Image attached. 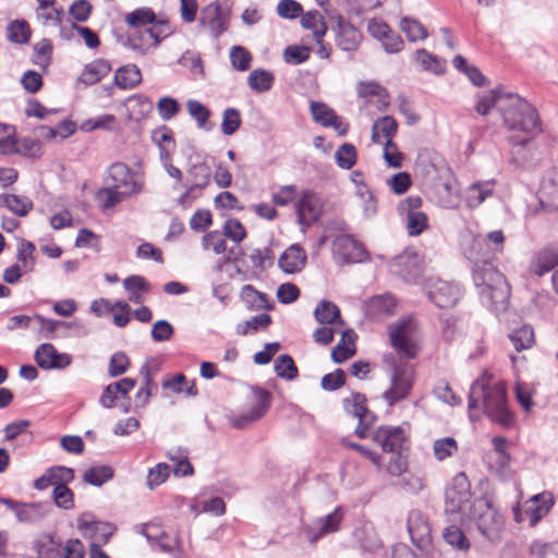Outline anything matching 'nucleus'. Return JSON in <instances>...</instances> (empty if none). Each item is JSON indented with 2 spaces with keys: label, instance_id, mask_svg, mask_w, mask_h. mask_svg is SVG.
Masks as SVG:
<instances>
[{
  "label": "nucleus",
  "instance_id": "obj_1",
  "mask_svg": "<svg viewBox=\"0 0 558 558\" xmlns=\"http://www.w3.org/2000/svg\"><path fill=\"white\" fill-rule=\"evenodd\" d=\"M468 408L471 418L474 411L482 410L494 423L504 427H510L514 422L505 384L492 383L488 377H481L471 385Z\"/></svg>",
  "mask_w": 558,
  "mask_h": 558
},
{
  "label": "nucleus",
  "instance_id": "obj_2",
  "mask_svg": "<svg viewBox=\"0 0 558 558\" xmlns=\"http://www.w3.org/2000/svg\"><path fill=\"white\" fill-rule=\"evenodd\" d=\"M471 262L472 278L481 303L496 316L505 313L510 299V287L505 276L490 259L476 258Z\"/></svg>",
  "mask_w": 558,
  "mask_h": 558
},
{
  "label": "nucleus",
  "instance_id": "obj_3",
  "mask_svg": "<svg viewBox=\"0 0 558 558\" xmlns=\"http://www.w3.org/2000/svg\"><path fill=\"white\" fill-rule=\"evenodd\" d=\"M505 125L520 131L527 136H511L510 143L515 146L526 145L531 137L539 131V119L536 109L517 94H507L505 104L500 106Z\"/></svg>",
  "mask_w": 558,
  "mask_h": 558
},
{
  "label": "nucleus",
  "instance_id": "obj_4",
  "mask_svg": "<svg viewBox=\"0 0 558 558\" xmlns=\"http://www.w3.org/2000/svg\"><path fill=\"white\" fill-rule=\"evenodd\" d=\"M474 521L478 532L488 541L499 538L504 526L502 515L493 507L486 498H477L472 501L470 512L466 514Z\"/></svg>",
  "mask_w": 558,
  "mask_h": 558
},
{
  "label": "nucleus",
  "instance_id": "obj_5",
  "mask_svg": "<svg viewBox=\"0 0 558 558\" xmlns=\"http://www.w3.org/2000/svg\"><path fill=\"white\" fill-rule=\"evenodd\" d=\"M416 323L408 317L388 326L391 347L405 359H414L417 354Z\"/></svg>",
  "mask_w": 558,
  "mask_h": 558
},
{
  "label": "nucleus",
  "instance_id": "obj_6",
  "mask_svg": "<svg viewBox=\"0 0 558 558\" xmlns=\"http://www.w3.org/2000/svg\"><path fill=\"white\" fill-rule=\"evenodd\" d=\"M423 288L428 300L439 308L453 307L463 294L459 284L438 277L427 278Z\"/></svg>",
  "mask_w": 558,
  "mask_h": 558
},
{
  "label": "nucleus",
  "instance_id": "obj_7",
  "mask_svg": "<svg viewBox=\"0 0 558 558\" xmlns=\"http://www.w3.org/2000/svg\"><path fill=\"white\" fill-rule=\"evenodd\" d=\"M415 374L413 368L396 364L390 373V387L383 392V399L389 407L407 399L413 388Z\"/></svg>",
  "mask_w": 558,
  "mask_h": 558
},
{
  "label": "nucleus",
  "instance_id": "obj_8",
  "mask_svg": "<svg viewBox=\"0 0 558 558\" xmlns=\"http://www.w3.org/2000/svg\"><path fill=\"white\" fill-rule=\"evenodd\" d=\"M344 514V509L338 506L332 512L316 518L312 523L304 524L302 533L311 544H316L319 539L340 530Z\"/></svg>",
  "mask_w": 558,
  "mask_h": 558
},
{
  "label": "nucleus",
  "instance_id": "obj_9",
  "mask_svg": "<svg viewBox=\"0 0 558 558\" xmlns=\"http://www.w3.org/2000/svg\"><path fill=\"white\" fill-rule=\"evenodd\" d=\"M471 485L464 473L457 474L450 487L446 490V512L462 513L470 512Z\"/></svg>",
  "mask_w": 558,
  "mask_h": 558
},
{
  "label": "nucleus",
  "instance_id": "obj_10",
  "mask_svg": "<svg viewBox=\"0 0 558 558\" xmlns=\"http://www.w3.org/2000/svg\"><path fill=\"white\" fill-rule=\"evenodd\" d=\"M505 240L506 238L502 230L490 231L484 236L475 235L464 250V255L469 260L476 258L490 259L494 254L504 251Z\"/></svg>",
  "mask_w": 558,
  "mask_h": 558
},
{
  "label": "nucleus",
  "instance_id": "obj_11",
  "mask_svg": "<svg viewBox=\"0 0 558 558\" xmlns=\"http://www.w3.org/2000/svg\"><path fill=\"white\" fill-rule=\"evenodd\" d=\"M107 182L130 197L141 193L144 186L143 180L124 162H113L108 168Z\"/></svg>",
  "mask_w": 558,
  "mask_h": 558
},
{
  "label": "nucleus",
  "instance_id": "obj_12",
  "mask_svg": "<svg viewBox=\"0 0 558 558\" xmlns=\"http://www.w3.org/2000/svg\"><path fill=\"white\" fill-rule=\"evenodd\" d=\"M422 202L421 196L410 195L401 201L397 207L399 215L405 218L407 231L411 236L420 235L428 227L427 215L420 210Z\"/></svg>",
  "mask_w": 558,
  "mask_h": 558
},
{
  "label": "nucleus",
  "instance_id": "obj_13",
  "mask_svg": "<svg viewBox=\"0 0 558 558\" xmlns=\"http://www.w3.org/2000/svg\"><path fill=\"white\" fill-rule=\"evenodd\" d=\"M76 522L82 536L92 543L107 544L116 530L112 524L96 520L90 512L82 513Z\"/></svg>",
  "mask_w": 558,
  "mask_h": 558
},
{
  "label": "nucleus",
  "instance_id": "obj_14",
  "mask_svg": "<svg viewBox=\"0 0 558 558\" xmlns=\"http://www.w3.org/2000/svg\"><path fill=\"white\" fill-rule=\"evenodd\" d=\"M332 252L335 258L341 264L362 263L367 259V252L363 244L348 234L336 238Z\"/></svg>",
  "mask_w": 558,
  "mask_h": 558
},
{
  "label": "nucleus",
  "instance_id": "obj_15",
  "mask_svg": "<svg viewBox=\"0 0 558 558\" xmlns=\"http://www.w3.org/2000/svg\"><path fill=\"white\" fill-rule=\"evenodd\" d=\"M229 20V13L217 1L203 7L199 13V24L216 39L228 29Z\"/></svg>",
  "mask_w": 558,
  "mask_h": 558
},
{
  "label": "nucleus",
  "instance_id": "obj_16",
  "mask_svg": "<svg viewBox=\"0 0 558 558\" xmlns=\"http://www.w3.org/2000/svg\"><path fill=\"white\" fill-rule=\"evenodd\" d=\"M372 440L385 452H396L403 450L408 436L403 426H380L372 432Z\"/></svg>",
  "mask_w": 558,
  "mask_h": 558
},
{
  "label": "nucleus",
  "instance_id": "obj_17",
  "mask_svg": "<svg viewBox=\"0 0 558 558\" xmlns=\"http://www.w3.org/2000/svg\"><path fill=\"white\" fill-rule=\"evenodd\" d=\"M408 531L414 546L427 550L432 544V529L427 518L420 510H411L408 515Z\"/></svg>",
  "mask_w": 558,
  "mask_h": 558
},
{
  "label": "nucleus",
  "instance_id": "obj_18",
  "mask_svg": "<svg viewBox=\"0 0 558 558\" xmlns=\"http://www.w3.org/2000/svg\"><path fill=\"white\" fill-rule=\"evenodd\" d=\"M330 19L336 22V45L343 51L356 50L363 38L361 31L352 23L345 21L340 14H336Z\"/></svg>",
  "mask_w": 558,
  "mask_h": 558
},
{
  "label": "nucleus",
  "instance_id": "obj_19",
  "mask_svg": "<svg viewBox=\"0 0 558 558\" xmlns=\"http://www.w3.org/2000/svg\"><path fill=\"white\" fill-rule=\"evenodd\" d=\"M323 204L317 193L306 190L296 203L298 222L302 227H310L318 221Z\"/></svg>",
  "mask_w": 558,
  "mask_h": 558
},
{
  "label": "nucleus",
  "instance_id": "obj_20",
  "mask_svg": "<svg viewBox=\"0 0 558 558\" xmlns=\"http://www.w3.org/2000/svg\"><path fill=\"white\" fill-rule=\"evenodd\" d=\"M390 271L407 282L416 280L422 271L418 255L414 252H403L390 263Z\"/></svg>",
  "mask_w": 558,
  "mask_h": 558
},
{
  "label": "nucleus",
  "instance_id": "obj_21",
  "mask_svg": "<svg viewBox=\"0 0 558 558\" xmlns=\"http://www.w3.org/2000/svg\"><path fill=\"white\" fill-rule=\"evenodd\" d=\"M37 365L43 369H63L71 365L72 356L69 353H60L53 344H40L34 354Z\"/></svg>",
  "mask_w": 558,
  "mask_h": 558
},
{
  "label": "nucleus",
  "instance_id": "obj_22",
  "mask_svg": "<svg viewBox=\"0 0 558 558\" xmlns=\"http://www.w3.org/2000/svg\"><path fill=\"white\" fill-rule=\"evenodd\" d=\"M257 403L250 408L246 413L236 415L232 418V426L235 428H245L253 422L259 420L268 411L271 402V395L268 390L258 388L256 390Z\"/></svg>",
  "mask_w": 558,
  "mask_h": 558
},
{
  "label": "nucleus",
  "instance_id": "obj_23",
  "mask_svg": "<svg viewBox=\"0 0 558 558\" xmlns=\"http://www.w3.org/2000/svg\"><path fill=\"white\" fill-rule=\"evenodd\" d=\"M310 109L315 122L325 128H333L340 135L347 134L348 124L326 104L311 101Z\"/></svg>",
  "mask_w": 558,
  "mask_h": 558
},
{
  "label": "nucleus",
  "instance_id": "obj_24",
  "mask_svg": "<svg viewBox=\"0 0 558 558\" xmlns=\"http://www.w3.org/2000/svg\"><path fill=\"white\" fill-rule=\"evenodd\" d=\"M307 255L300 244L290 245L279 257L278 265L286 274L300 272L306 264Z\"/></svg>",
  "mask_w": 558,
  "mask_h": 558
},
{
  "label": "nucleus",
  "instance_id": "obj_25",
  "mask_svg": "<svg viewBox=\"0 0 558 558\" xmlns=\"http://www.w3.org/2000/svg\"><path fill=\"white\" fill-rule=\"evenodd\" d=\"M554 505L553 495L548 492L534 495L525 512L530 519V525H536L551 509Z\"/></svg>",
  "mask_w": 558,
  "mask_h": 558
},
{
  "label": "nucleus",
  "instance_id": "obj_26",
  "mask_svg": "<svg viewBox=\"0 0 558 558\" xmlns=\"http://www.w3.org/2000/svg\"><path fill=\"white\" fill-rule=\"evenodd\" d=\"M396 306V299L391 294L386 293L371 298L365 305V311L369 317L379 319L393 315Z\"/></svg>",
  "mask_w": 558,
  "mask_h": 558
},
{
  "label": "nucleus",
  "instance_id": "obj_27",
  "mask_svg": "<svg viewBox=\"0 0 558 558\" xmlns=\"http://www.w3.org/2000/svg\"><path fill=\"white\" fill-rule=\"evenodd\" d=\"M558 265V244L541 250L531 264V271L543 277Z\"/></svg>",
  "mask_w": 558,
  "mask_h": 558
},
{
  "label": "nucleus",
  "instance_id": "obj_28",
  "mask_svg": "<svg viewBox=\"0 0 558 558\" xmlns=\"http://www.w3.org/2000/svg\"><path fill=\"white\" fill-rule=\"evenodd\" d=\"M110 71L111 64L109 61L105 59H96L85 65L78 77V82L85 86L94 85L107 76Z\"/></svg>",
  "mask_w": 558,
  "mask_h": 558
},
{
  "label": "nucleus",
  "instance_id": "obj_29",
  "mask_svg": "<svg viewBox=\"0 0 558 558\" xmlns=\"http://www.w3.org/2000/svg\"><path fill=\"white\" fill-rule=\"evenodd\" d=\"M190 186L202 194V191L209 184L213 177L210 167L206 162H196L186 170Z\"/></svg>",
  "mask_w": 558,
  "mask_h": 558
},
{
  "label": "nucleus",
  "instance_id": "obj_30",
  "mask_svg": "<svg viewBox=\"0 0 558 558\" xmlns=\"http://www.w3.org/2000/svg\"><path fill=\"white\" fill-rule=\"evenodd\" d=\"M301 25L305 29L313 32L316 44H322V38L327 33V24L322 13L317 10H311L301 14Z\"/></svg>",
  "mask_w": 558,
  "mask_h": 558
},
{
  "label": "nucleus",
  "instance_id": "obj_31",
  "mask_svg": "<svg viewBox=\"0 0 558 558\" xmlns=\"http://www.w3.org/2000/svg\"><path fill=\"white\" fill-rule=\"evenodd\" d=\"M141 82L142 73L135 64H126L116 71L114 83L120 89H132L140 85Z\"/></svg>",
  "mask_w": 558,
  "mask_h": 558
},
{
  "label": "nucleus",
  "instance_id": "obj_32",
  "mask_svg": "<svg viewBox=\"0 0 558 558\" xmlns=\"http://www.w3.org/2000/svg\"><path fill=\"white\" fill-rule=\"evenodd\" d=\"M123 287L129 292V301L134 304L143 302V293L150 289L148 281L140 275H132L123 280Z\"/></svg>",
  "mask_w": 558,
  "mask_h": 558
},
{
  "label": "nucleus",
  "instance_id": "obj_33",
  "mask_svg": "<svg viewBox=\"0 0 558 558\" xmlns=\"http://www.w3.org/2000/svg\"><path fill=\"white\" fill-rule=\"evenodd\" d=\"M33 202L26 196L15 194L0 195V207L8 208L12 214L25 217L33 209Z\"/></svg>",
  "mask_w": 558,
  "mask_h": 558
},
{
  "label": "nucleus",
  "instance_id": "obj_34",
  "mask_svg": "<svg viewBox=\"0 0 558 558\" xmlns=\"http://www.w3.org/2000/svg\"><path fill=\"white\" fill-rule=\"evenodd\" d=\"M398 129V123L391 116H385L376 120L372 126V141L376 144L381 143V137H386L387 141L391 140Z\"/></svg>",
  "mask_w": 558,
  "mask_h": 558
},
{
  "label": "nucleus",
  "instance_id": "obj_35",
  "mask_svg": "<svg viewBox=\"0 0 558 558\" xmlns=\"http://www.w3.org/2000/svg\"><path fill=\"white\" fill-rule=\"evenodd\" d=\"M494 181L473 183L466 191L465 201L469 207H478L493 194Z\"/></svg>",
  "mask_w": 558,
  "mask_h": 558
},
{
  "label": "nucleus",
  "instance_id": "obj_36",
  "mask_svg": "<svg viewBox=\"0 0 558 558\" xmlns=\"http://www.w3.org/2000/svg\"><path fill=\"white\" fill-rule=\"evenodd\" d=\"M343 408L345 412L354 417L365 422L371 412L366 408V397L360 392H353L351 398L343 400Z\"/></svg>",
  "mask_w": 558,
  "mask_h": 558
},
{
  "label": "nucleus",
  "instance_id": "obj_37",
  "mask_svg": "<svg viewBox=\"0 0 558 558\" xmlns=\"http://www.w3.org/2000/svg\"><path fill=\"white\" fill-rule=\"evenodd\" d=\"M355 541L360 547L366 553H376L381 547V542L377 533L372 527H360L353 533Z\"/></svg>",
  "mask_w": 558,
  "mask_h": 558
},
{
  "label": "nucleus",
  "instance_id": "obj_38",
  "mask_svg": "<svg viewBox=\"0 0 558 558\" xmlns=\"http://www.w3.org/2000/svg\"><path fill=\"white\" fill-rule=\"evenodd\" d=\"M453 66L461 73H463L473 85L482 87L486 84V77L482 74L480 69L473 64H469L466 59L457 54L452 60Z\"/></svg>",
  "mask_w": 558,
  "mask_h": 558
},
{
  "label": "nucleus",
  "instance_id": "obj_39",
  "mask_svg": "<svg viewBox=\"0 0 558 558\" xmlns=\"http://www.w3.org/2000/svg\"><path fill=\"white\" fill-rule=\"evenodd\" d=\"M36 246L33 242L19 239L17 241V250H16V259L21 263V267L25 272H29L34 270L36 258L35 253Z\"/></svg>",
  "mask_w": 558,
  "mask_h": 558
},
{
  "label": "nucleus",
  "instance_id": "obj_40",
  "mask_svg": "<svg viewBox=\"0 0 558 558\" xmlns=\"http://www.w3.org/2000/svg\"><path fill=\"white\" fill-rule=\"evenodd\" d=\"M113 475L114 471L110 465H97L88 468L83 474V480L89 485L100 487L112 480Z\"/></svg>",
  "mask_w": 558,
  "mask_h": 558
},
{
  "label": "nucleus",
  "instance_id": "obj_41",
  "mask_svg": "<svg viewBox=\"0 0 558 558\" xmlns=\"http://www.w3.org/2000/svg\"><path fill=\"white\" fill-rule=\"evenodd\" d=\"M32 61L43 70H47L51 63L53 46L50 39L43 38L33 47Z\"/></svg>",
  "mask_w": 558,
  "mask_h": 558
},
{
  "label": "nucleus",
  "instance_id": "obj_42",
  "mask_svg": "<svg viewBox=\"0 0 558 558\" xmlns=\"http://www.w3.org/2000/svg\"><path fill=\"white\" fill-rule=\"evenodd\" d=\"M60 546L61 543L56 541L50 534H45L33 543L37 558H54L59 553Z\"/></svg>",
  "mask_w": 558,
  "mask_h": 558
},
{
  "label": "nucleus",
  "instance_id": "obj_43",
  "mask_svg": "<svg viewBox=\"0 0 558 558\" xmlns=\"http://www.w3.org/2000/svg\"><path fill=\"white\" fill-rule=\"evenodd\" d=\"M186 110L189 114L195 120L197 128L209 131L213 124H208L210 110L201 101L189 99L186 101Z\"/></svg>",
  "mask_w": 558,
  "mask_h": 558
},
{
  "label": "nucleus",
  "instance_id": "obj_44",
  "mask_svg": "<svg viewBox=\"0 0 558 558\" xmlns=\"http://www.w3.org/2000/svg\"><path fill=\"white\" fill-rule=\"evenodd\" d=\"M508 337L517 352L530 349L535 342L534 330L530 325L514 329Z\"/></svg>",
  "mask_w": 558,
  "mask_h": 558
},
{
  "label": "nucleus",
  "instance_id": "obj_45",
  "mask_svg": "<svg viewBox=\"0 0 558 558\" xmlns=\"http://www.w3.org/2000/svg\"><path fill=\"white\" fill-rule=\"evenodd\" d=\"M400 28L405 34L409 41L415 43L424 40L428 36L425 26L416 19L404 16L400 21Z\"/></svg>",
  "mask_w": 558,
  "mask_h": 558
},
{
  "label": "nucleus",
  "instance_id": "obj_46",
  "mask_svg": "<svg viewBox=\"0 0 558 558\" xmlns=\"http://www.w3.org/2000/svg\"><path fill=\"white\" fill-rule=\"evenodd\" d=\"M275 76L271 72L263 69L252 71L247 77L251 89L257 93L269 90L274 85Z\"/></svg>",
  "mask_w": 558,
  "mask_h": 558
},
{
  "label": "nucleus",
  "instance_id": "obj_47",
  "mask_svg": "<svg viewBox=\"0 0 558 558\" xmlns=\"http://www.w3.org/2000/svg\"><path fill=\"white\" fill-rule=\"evenodd\" d=\"M129 197L130 196L110 185L100 189L96 194V199L102 210L113 208Z\"/></svg>",
  "mask_w": 558,
  "mask_h": 558
},
{
  "label": "nucleus",
  "instance_id": "obj_48",
  "mask_svg": "<svg viewBox=\"0 0 558 558\" xmlns=\"http://www.w3.org/2000/svg\"><path fill=\"white\" fill-rule=\"evenodd\" d=\"M415 60L424 71L434 74H441L445 71V62L425 49H417L415 51Z\"/></svg>",
  "mask_w": 558,
  "mask_h": 558
},
{
  "label": "nucleus",
  "instance_id": "obj_49",
  "mask_svg": "<svg viewBox=\"0 0 558 558\" xmlns=\"http://www.w3.org/2000/svg\"><path fill=\"white\" fill-rule=\"evenodd\" d=\"M508 93H504L499 89H492L489 93L478 98L475 106L476 111L481 116H486L495 106L500 108V106L505 104V96Z\"/></svg>",
  "mask_w": 558,
  "mask_h": 558
},
{
  "label": "nucleus",
  "instance_id": "obj_50",
  "mask_svg": "<svg viewBox=\"0 0 558 558\" xmlns=\"http://www.w3.org/2000/svg\"><path fill=\"white\" fill-rule=\"evenodd\" d=\"M31 35L29 25L24 20H15L7 27V37L14 44L23 45L28 43Z\"/></svg>",
  "mask_w": 558,
  "mask_h": 558
},
{
  "label": "nucleus",
  "instance_id": "obj_51",
  "mask_svg": "<svg viewBox=\"0 0 558 558\" xmlns=\"http://www.w3.org/2000/svg\"><path fill=\"white\" fill-rule=\"evenodd\" d=\"M314 317L319 324H332L340 317V310L335 303L323 300L315 307Z\"/></svg>",
  "mask_w": 558,
  "mask_h": 558
},
{
  "label": "nucleus",
  "instance_id": "obj_52",
  "mask_svg": "<svg viewBox=\"0 0 558 558\" xmlns=\"http://www.w3.org/2000/svg\"><path fill=\"white\" fill-rule=\"evenodd\" d=\"M357 196L361 198V207L363 217L366 219L374 218L378 213V204L374 194L368 190L365 184L357 186Z\"/></svg>",
  "mask_w": 558,
  "mask_h": 558
},
{
  "label": "nucleus",
  "instance_id": "obj_53",
  "mask_svg": "<svg viewBox=\"0 0 558 558\" xmlns=\"http://www.w3.org/2000/svg\"><path fill=\"white\" fill-rule=\"evenodd\" d=\"M442 536L446 543L456 549L466 551L470 548V542L465 534L456 525L446 527L442 532Z\"/></svg>",
  "mask_w": 558,
  "mask_h": 558
},
{
  "label": "nucleus",
  "instance_id": "obj_54",
  "mask_svg": "<svg viewBox=\"0 0 558 558\" xmlns=\"http://www.w3.org/2000/svg\"><path fill=\"white\" fill-rule=\"evenodd\" d=\"M336 163L339 168L349 170L356 162V148L351 143H344L335 153Z\"/></svg>",
  "mask_w": 558,
  "mask_h": 558
},
{
  "label": "nucleus",
  "instance_id": "obj_55",
  "mask_svg": "<svg viewBox=\"0 0 558 558\" xmlns=\"http://www.w3.org/2000/svg\"><path fill=\"white\" fill-rule=\"evenodd\" d=\"M204 250H211L215 254L220 255L227 251L226 236L219 230H213L204 234L202 239Z\"/></svg>",
  "mask_w": 558,
  "mask_h": 558
},
{
  "label": "nucleus",
  "instance_id": "obj_56",
  "mask_svg": "<svg viewBox=\"0 0 558 558\" xmlns=\"http://www.w3.org/2000/svg\"><path fill=\"white\" fill-rule=\"evenodd\" d=\"M156 20V14L150 8L136 9L125 16V22L136 28L141 26L151 25Z\"/></svg>",
  "mask_w": 558,
  "mask_h": 558
},
{
  "label": "nucleus",
  "instance_id": "obj_57",
  "mask_svg": "<svg viewBox=\"0 0 558 558\" xmlns=\"http://www.w3.org/2000/svg\"><path fill=\"white\" fill-rule=\"evenodd\" d=\"M275 372L278 377L288 380L298 376V367L289 354H282L275 361Z\"/></svg>",
  "mask_w": 558,
  "mask_h": 558
},
{
  "label": "nucleus",
  "instance_id": "obj_58",
  "mask_svg": "<svg viewBox=\"0 0 558 558\" xmlns=\"http://www.w3.org/2000/svg\"><path fill=\"white\" fill-rule=\"evenodd\" d=\"M242 120L240 111L235 108H227L222 113L221 132L230 136L234 134L241 126Z\"/></svg>",
  "mask_w": 558,
  "mask_h": 558
},
{
  "label": "nucleus",
  "instance_id": "obj_59",
  "mask_svg": "<svg viewBox=\"0 0 558 558\" xmlns=\"http://www.w3.org/2000/svg\"><path fill=\"white\" fill-rule=\"evenodd\" d=\"M241 295L246 303L256 308H272V305L268 302L267 294L255 290L250 284L243 287Z\"/></svg>",
  "mask_w": 558,
  "mask_h": 558
},
{
  "label": "nucleus",
  "instance_id": "obj_60",
  "mask_svg": "<svg viewBox=\"0 0 558 558\" xmlns=\"http://www.w3.org/2000/svg\"><path fill=\"white\" fill-rule=\"evenodd\" d=\"M230 61L236 71L244 72L251 66L252 56L246 48L233 46L230 49Z\"/></svg>",
  "mask_w": 558,
  "mask_h": 558
},
{
  "label": "nucleus",
  "instance_id": "obj_61",
  "mask_svg": "<svg viewBox=\"0 0 558 558\" xmlns=\"http://www.w3.org/2000/svg\"><path fill=\"white\" fill-rule=\"evenodd\" d=\"M433 449L435 458L442 461L457 452L458 444L453 437H445L435 440Z\"/></svg>",
  "mask_w": 558,
  "mask_h": 558
},
{
  "label": "nucleus",
  "instance_id": "obj_62",
  "mask_svg": "<svg viewBox=\"0 0 558 558\" xmlns=\"http://www.w3.org/2000/svg\"><path fill=\"white\" fill-rule=\"evenodd\" d=\"M54 504L64 510H70L74 507V494L63 483L56 485L52 492Z\"/></svg>",
  "mask_w": 558,
  "mask_h": 558
},
{
  "label": "nucleus",
  "instance_id": "obj_63",
  "mask_svg": "<svg viewBox=\"0 0 558 558\" xmlns=\"http://www.w3.org/2000/svg\"><path fill=\"white\" fill-rule=\"evenodd\" d=\"M226 238L234 243H240L246 238V230L240 220L229 218L223 223V231Z\"/></svg>",
  "mask_w": 558,
  "mask_h": 558
},
{
  "label": "nucleus",
  "instance_id": "obj_64",
  "mask_svg": "<svg viewBox=\"0 0 558 558\" xmlns=\"http://www.w3.org/2000/svg\"><path fill=\"white\" fill-rule=\"evenodd\" d=\"M157 110L162 121H169L180 111V104L175 98L161 97L157 104Z\"/></svg>",
  "mask_w": 558,
  "mask_h": 558
}]
</instances>
